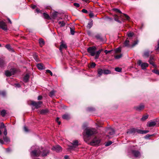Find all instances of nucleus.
Instances as JSON below:
<instances>
[{
  "mask_svg": "<svg viewBox=\"0 0 159 159\" xmlns=\"http://www.w3.org/2000/svg\"><path fill=\"white\" fill-rule=\"evenodd\" d=\"M31 149L32 150L30 152V155L32 157H38L40 155L44 157L47 156L49 152V150L42 147L39 148L37 146H32Z\"/></svg>",
  "mask_w": 159,
  "mask_h": 159,
  "instance_id": "obj_1",
  "label": "nucleus"
},
{
  "mask_svg": "<svg viewBox=\"0 0 159 159\" xmlns=\"http://www.w3.org/2000/svg\"><path fill=\"white\" fill-rule=\"evenodd\" d=\"M87 52L92 56L95 55V59H98L100 54L102 51V49H101L96 51V48L95 46L89 47L87 49Z\"/></svg>",
  "mask_w": 159,
  "mask_h": 159,
  "instance_id": "obj_2",
  "label": "nucleus"
},
{
  "mask_svg": "<svg viewBox=\"0 0 159 159\" xmlns=\"http://www.w3.org/2000/svg\"><path fill=\"white\" fill-rule=\"evenodd\" d=\"M148 132V131H143L136 128H133L128 130L126 133L127 134H134L136 133L144 134L147 133Z\"/></svg>",
  "mask_w": 159,
  "mask_h": 159,
  "instance_id": "obj_3",
  "label": "nucleus"
},
{
  "mask_svg": "<svg viewBox=\"0 0 159 159\" xmlns=\"http://www.w3.org/2000/svg\"><path fill=\"white\" fill-rule=\"evenodd\" d=\"M86 135L89 137L97 133V130L94 128H87L85 129Z\"/></svg>",
  "mask_w": 159,
  "mask_h": 159,
  "instance_id": "obj_4",
  "label": "nucleus"
},
{
  "mask_svg": "<svg viewBox=\"0 0 159 159\" xmlns=\"http://www.w3.org/2000/svg\"><path fill=\"white\" fill-rule=\"evenodd\" d=\"M120 18L121 19H124L127 20H128L129 18V17L127 15L125 14H123V15H121L120 17L118 16H116L114 17V19L116 21L118 22L119 23H121V21L119 20Z\"/></svg>",
  "mask_w": 159,
  "mask_h": 159,
  "instance_id": "obj_5",
  "label": "nucleus"
},
{
  "mask_svg": "<svg viewBox=\"0 0 159 159\" xmlns=\"http://www.w3.org/2000/svg\"><path fill=\"white\" fill-rule=\"evenodd\" d=\"M131 153L136 158H140L141 156L140 152L138 150H137L134 149L131 150Z\"/></svg>",
  "mask_w": 159,
  "mask_h": 159,
  "instance_id": "obj_6",
  "label": "nucleus"
},
{
  "mask_svg": "<svg viewBox=\"0 0 159 159\" xmlns=\"http://www.w3.org/2000/svg\"><path fill=\"white\" fill-rule=\"evenodd\" d=\"M72 145L69 146V149L70 150H74L75 148L78 147L79 145V142L78 140H75L73 141L72 143Z\"/></svg>",
  "mask_w": 159,
  "mask_h": 159,
  "instance_id": "obj_7",
  "label": "nucleus"
},
{
  "mask_svg": "<svg viewBox=\"0 0 159 159\" xmlns=\"http://www.w3.org/2000/svg\"><path fill=\"white\" fill-rule=\"evenodd\" d=\"M101 140L98 138L95 137L94 138L90 143L92 145H95L98 144L100 142Z\"/></svg>",
  "mask_w": 159,
  "mask_h": 159,
  "instance_id": "obj_8",
  "label": "nucleus"
},
{
  "mask_svg": "<svg viewBox=\"0 0 159 159\" xmlns=\"http://www.w3.org/2000/svg\"><path fill=\"white\" fill-rule=\"evenodd\" d=\"M42 104V102L41 101L35 102L33 101H32L31 103V104L33 106L35 107V108L36 109H38L40 107Z\"/></svg>",
  "mask_w": 159,
  "mask_h": 159,
  "instance_id": "obj_9",
  "label": "nucleus"
},
{
  "mask_svg": "<svg viewBox=\"0 0 159 159\" xmlns=\"http://www.w3.org/2000/svg\"><path fill=\"white\" fill-rule=\"evenodd\" d=\"M15 72V70L14 69H11L10 70H6L5 72V74L7 76H10L13 75Z\"/></svg>",
  "mask_w": 159,
  "mask_h": 159,
  "instance_id": "obj_10",
  "label": "nucleus"
},
{
  "mask_svg": "<svg viewBox=\"0 0 159 159\" xmlns=\"http://www.w3.org/2000/svg\"><path fill=\"white\" fill-rule=\"evenodd\" d=\"M138 64L139 65L141 66L142 69H145L146 67H147L148 66V63H142V61L141 60H139L138 62Z\"/></svg>",
  "mask_w": 159,
  "mask_h": 159,
  "instance_id": "obj_11",
  "label": "nucleus"
},
{
  "mask_svg": "<svg viewBox=\"0 0 159 159\" xmlns=\"http://www.w3.org/2000/svg\"><path fill=\"white\" fill-rule=\"evenodd\" d=\"M0 28L4 30H7V26L6 24L3 21L0 22Z\"/></svg>",
  "mask_w": 159,
  "mask_h": 159,
  "instance_id": "obj_12",
  "label": "nucleus"
},
{
  "mask_svg": "<svg viewBox=\"0 0 159 159\" xmlns=\"http://www.w3.org/2000/svg\"><path fill=\"white\" fill-rule=\"evenodd\" d=\"M156 122L155 121H150L148 122L147 126L149 127H153L156 125Z\"/></svg>",
  "mask_w": 159,
  "mask_h": 159,
  "instance_id": "obj_13",
  "label": "nucleus"
},
{
  "mask_svg": "<svg viewBox=\"0 0 159 159\" xmlns=\"http://www.w3.org/2000/svg\"><path fill=\"white\" fill-rule=\"evenodd\" d=\"M52 149L56 151L57 152H59L61 151V148L59 145L53 147Z\"/></svg>",
  "mask_w": 159,
  "mask_h": 159,
  "instance_id": "obj_14",
  "label": "nucleus"
},
{
  "mask_svg": "<svg viewBox=\"0 0 159 159\" xmlns=\"http://www.w3.org/2000/svg\"><path fill=\"white\" fill-rule=\"evenodd\" d=\"M144 105L141 104L138 106H136L135 107V108L136 110L138 111H140L143 109L144 108Z\"/></svg>",
  "mask_w": 159,
  "mask_h": 159,
  "instance_id": "obj_15",
  "label": "nucleus"
},
{
  "mask_svg": "<svg viewBox=\"0 0 159 159\" xmlns=\"http://www.w3.org/2000/svg\"><path fill=\"white\" fill-rule=\"evenodd\" d=\"M154 60V57L152 56H151L150 57V59L149 60V62L150 64H151L153 66L156 67V65L154 64L153 62Z\"/></svg>",
  "mask_w": 159,
  "mask_h": 159,
  "instance_id": "obj_16",
  "label": "nucleus"
},
{
  "mask_svg": "<svg viewBox=\"0 0 159 159\" xmlns=\"http://www.w3.org/2000/svg\"><path fill=\"white\" fill-rule=\"evenodd\" d=\"M67 47L66 44H64L62 43H61L60 48L59 50L61 52H62V49L63 48H66Z\"/></svg>",
  "mask_w": 159,
  "mask_h": 159,
  "instance_id": "obj_17",
  "label": "nucleus"
},
{
  "mask_svg": "<svg viewBox=\"0 0 159 159\" xmlns=\"http://www.w3.org/2000/svg\"><path fill=\"white\" fill-rule=\"evenodd\" d=\"M5 64L6 63L4 60L3 59L0 58V67H4Z\"/></svg>",
  "mask_w": 159,
  "mask_h": 159,
  "instance_id": "obj_18",
  "label": "nucleus"
},
{
  "mask_svg": "<svg viewBox=\"0 0 159 159\" xmlns=\"http://www.w3.org/2000/svg\"><path fill=\"white\" fill-rule=\"evenodd\" d=\"M107 131L110 135H112L115 134V131L112 129H108Z\"/></svg>",
  "mask_w": 159,
  "mask_h": 159,
  "instance_id": "obj_19",
  "label": "nucleus"
},
{
  "mask_svg": "<svg viewBox=\"0 0 159 159\" xmlns=\"http://www.w3.org/2000/svg\"><path fill=\"white\" fill-rule=\"evenodd\" d=\"M124 46L125 47H129L130 44L129 43V39L127 38L126 40L125 41L124 43Z\"/></svg>",
  "mask_w": 159,
  "mask_h": 159,
  "instance_id": "obj_20",
  "label": "nucleus"
},
{
  "mask_svg": "<svg viewBox=\"0 0 159 159\" xmlns=\"http://www.w3.org/2000/svg\"><path fill=\"white\" fill-rule=\"evenodd\" d=\"M6 127L4 124L3 123H2L1 124L0 126V135H1L2 134V131L3 130V129L4 128V129Z\"/></svg>",
  "mask_w": 159,
  "mask_h": 159,
  "instance_id": "obj_21",
  "label": "nucleus"
},
{
  "mask_svg": "<svg viewBox=\"0 0 159 159\" xmlns=\"http://www.w3.org/2000/svg\"><path fill=\"white\" fill-rule=\"evenodd\" d=\"M37 67L38 69L39 70H42L44 69L43 65L41 63H39L37 65Z\"/></svg>",
  "mask_w": 159,
  "mask_h": 159,
  "instance_id": "obj_22",
  "label": "nucleus"
},
{
  "mask_svg": "<svg viewBox=\"0 0 159 159\" xmlns=\"http://www.w3.org/2000/svg\"><path fill=\"white\" fill-rule=\"evenodd\" d=\"M39 43L40 46L41 47H42L45 44V42L43 41V39H40L39 40Z\"/></svg>",
  "mask_w": 159,
  "mask_h": 159,
  "instance_id": "obj_23",
  "label": "nucleus"
},
{
  "mask_svg": "<svg viewBox=\"0 0 159 159\" xmlns=\"http://www.w3.org/2000/svg\"><path fill=\"white\" fill-rule=\"evenodd\" d=\"M63 119L66 120H68L70 118V116L68 114H65L62 116Z\"/></svg>",
  "mask_w": 159,
  "mask_h": 159,
  "instance_id": "obj_24",
  "label": "nucleus"
},
{
  "mask_svg": "<svg viewBox=\"0 0 159 159\" xmlns=\"http://www.w3.org/2000/svg\"><path fill=\"white\" fill-rule=\"evenodd\" d=\"M48 110L47 109H42L40 111V113L41 114H44L48 112Z\"/></svg>",
  "mask_w": 159,
  "mask_h": 159,
  "instance_id": "obj_25",
  "label": "nucleus"
},
{
  "mask_svg": "<svg viewBox=\"0 0 159 159\" xmlns=\"http://www.w3.org/2000/svg\"><path fill=\"white\" fill-rule=\"evenodd\" d=\"M95 37L98 40H100L101 41L102 40V38L100 34H96L95 36Z\"/></svg>",
  "mask_w": 159,
  "mask_h": 159,
  "instance_id": "obj_26",
  "label": "nucleus"
},
{
  "mask_svg": "<svg viewBox=\"0 0 159 159\" xmlns=\"http://www.w3.org/2000/svg\"><path fill=\"white\" fill-rule=\"evenodd\" d=\"M127 35L129 38V39H130L133 36L134 34L133 32H129L127 33Z\"/></svg>",
  "mask_w": 159,
  "mask_h": 159,
  "instance_id": "obj_27",
  "label": "nucleus"
},
{
  "mask_svg": "<svg viewBox=\"0 0 159 159\" xmlns=\"http://www.w3.org/2000/svg\"><path fill=\"white\" fill-rule=\"evenodd\" d=\"M29 76L28 75L26 74L24 77V81L25 82H27L29 80Z\"/></svg>",
  "mask_w": 159,
  "mask_h": 159,
  "instance_id": "obj_28",
  "label": "nucleus"
},
{
  "mask_svg": "<svg viewBox=\"0 0 159 159\" xmlns=\"http://www.w3.org/2000/svg\"><path fill=\"white\" fill-rule=\"evenodd\" d=\"M3 139L4 141L6 142H9L10 141V139L7 136L3 137Z\"/></svg>",
  "mask_w": 159,
  "mask_h": 159,
  "instance_id": "obj_29",
  "label": "nucleus"
},
{
  "mask_svg": "<svg viewBox=\"0 0 159 159\" xmlns=\"http://www.w3.org/2000/svg\"><path fill=\"white\" fill-rule=\"evenodd\" d=\"M43 16L44 17V18L45 19H48V20L50 19V17L48 14H47L45 13H43Z\"/></svg>",
  "mask_w": 159,
  "mask_h": 159,
  "instance_id": "obj_30",
  "label": "nucleus"
},
{
  "mask_svg": "<svg viewBox=\"0 0 159 159\" xmlns=\"http://www.w3.org/2000/svg\"><path fill=\"white\" fill-rule=\"evenodd\" d=\"M103 73H104L103 70L102 69H99L98 70V74L99 76L102 75Z\"/></svg>",
  "mask_w": 159,
  "mask_h": 159,
  "instance_id": "obj_31",
  "label": "nucleus"
},
{
  "mask_svg": "<svg viewBox=\"0 0 159 159\" xmlns=\"http://www.w3.org/2000/svg\"><path fill=\"white\" fill-rule=\"evenodd\" d=\"M55 92H56L54 90H52L50 92V93L49 94V96L50 97H52L53 96H54V95Z\"/></svg>",
  "mask_w": 159,
  "mask_h": 159,
  "instance_id": "obj_32",
  "label": "nucleus"
},
{
  "mask_svg": "<svg viewBox=\"0 0 159 159\" xmlns=\"http://www.w3.org/2000/svg\"><path fill=\"white\" fill-rule=\"evenodd\" d=\"M6 113V111L5 110H2L1 112V115L4 117L5 116Z\"/></svg>",
  "mask_w": 159,
  "mask_h": 159,
  "instance_id": "obj_33",
  "label": "nucleus"
},
{
  "mask_svg": "<svg viewBox=\"0 0 159 159\" xmlns=\"http://www.w3.org/2000/svg\"><path fill=\"white\" fill-rule=\"evenodd\" d=\"M148 115H146L143 116L141 119V120L142 121H144L148 118Z\"/></svg>",
  "mask_w": 159,
  "mask_h": 159,
  "instance_id": "obj_34",
  "label": "nucleus"
},
{
  "mask_svg": "<svg viewBox=\"0 0 159 159\" xmlns=\"http://www.w3.org/2000/svg\"><path fill=\"white\" fill-rule=\"evenodd\" d=\"M58 24L60 25L61 27H63L65 25V23L64 21H59L58 22Z\"/></svg>",
  "mask_w": 159,
  "mask_h": 159,
  "instance_id": "obj_35",
  "label": "nucleus"
},
{
  "mask_svg": "<svg viewBox=\"0 0 159 159\" xmlns=\"http://www.w3.org/2000/svg\"><path fill=\"white\" fill-rule=\"evenodd\" d=\"M5 47L9 51H12L13 49L11 48V46L9 44H7L6 45Z\"/></svg>",
  "mask_w": 159,
  "mask_h": 159,
  "instance_id": "obj_36",
  "label": "nucleus"
},
{
  "mask_svg": "<svg viewBox=\"0 0 159 159\" xmlns=\"http://www.w3.org/2000/svg\"><path fill=\"white\" fill-rule=\"evenodd\" d=\"M93 25V20H91L90 21L88 24V26L89 27V28H91Z\"/></svg>",
  "mask_w": 159,
  "mask_h": 159,
  "instance_id": "obj_37",
  "label": "nucleus"
},
{
  "mask_svg": "<svg viewBox=\"0 0 159 159\" xmlns=\"http://www.w3.org/2000/svg\"><path fill=\"white\" fill-rule=\"evenodd\" d=\"M103 72L105 74H108L111 73V71L108 70H103Z\"/></svg>",
  "mask_w": 159,
  "mask_h": 159,
  "instance_id": "obj_38",
  "label": "nucleus"
},
{
  "mask_svg": "<svg viewBox=\"0 0 159 159\" xmlns=\"http://www.w3.org/2000/svg\"><path fill=\"white\" fill-rule=\"evenodd\" d=\"M34 58L37 62H39V60L38 58V56L37 55L34 54Z\"/></svg>",
  "mask_w": 159,
  "mask_h": 159,
  "instance_id": "obj_39",
  "label": "nucleus"
},
{
  "mask_svg": "<svg viewBox=\"0 0 159 159\" xmlns=\"http://www.w3.org/2000/svg\"><path fill=\"white\" fill-rule=\"evenodd\" d=\"M57 12H54L52 13V16L53 17V18H56L57 17Z\"/></svg>",
  "mask_w": 159,
  "mask_h": 159,
  "instance_id": "obj_40",
  "label": "nucleus"
},
{
  "mask_svg": "<svg viewBox=\"0 0 159 159\" xmlns=\"http://www.w3.org/2000/svg\"><path fill=\"white\" fill-rule=\"evenodd\" d=\"M112 143V142L111 141H109L106 143L105 145L106 146H108L111 145Z\"/></svg>",
  "mask_w": 159,
  "mask_h": 159,
  "instance_id": "obj_41",
  "label": "nucleus"
},
{
  "mask_svg": "<svg viewBox=\"0 0 159 159\" xmlns=\"http://www.w3.org/2000/svg\"><path fill=\"white\" fill-rule=\"evenodd\" d=\"M122 69L119 67H116L115 68V70L118 72H120L121 71Z\"/></svg>",
  "mask_w": 159,
  "mask_h": 159,
  "instance_id": "obj_42",
  "label": "nucleus"
},
{
  "mask_svg": "<svg viewBox=\"0 0 159 159\" xmlns=\"http://www.w3.org/2000/svg\"><path fill=\"white\" fill-rule=\"evenodd\" d=\"M70 33L72 35H74L75 34V31L73 28H70Z\"/></svg>",
  "mask_w": 159,
  "mask_h": 159,
  "instance_id": "obj_43",
  "label": "nucleus"
},
{
  "mask_svg": "<svg viewBox=\"0 0 159 159\" xmlns=\"http://www.w3.org/2000/svg\"><path fill=\"white\" fill-rule=\"evenodd\" d=\"M149 52L148 51L145 52L144 53V56L146 57H148L149 55Z\"/></svg>",
  "mask_w": 159,
  "mask_h": 159,
  "instance_id": "obj_44",
  "label": "nucleus"
},
{
  "mask_svg": "<svg viewBox=\"0 0 159 159\" xmlns=\"http://www.w3.org/2000/svg\"><path fill=\"white\" fill-rule=\"evenodd\" d=\"M121 51V48L120 47H119L117 48L115 50V52H120Z\"/></svg>",
  "mask_w": 159,
  "mask_h": 159,
  "instance_id": "obj_45",
  "label": "nucleus"
},
{
  "mask_svg": "<svg viewBox=\"0 0 159 159\" xmlns=\"http://www.w3.org/2000/svg\"><path fill=\"white\" fill-rule=\"evenodd\" d=\"M122 54H121L116 56L115 57V58L116 59H118L122 57Z\"/></svg>",
  "mask_w": 159,
  "mask_h": 159,
  "instance_id": "obj_46",
  "label": "nucleus"
},
{
  "mask_svg": "<svg viewBox=\"0 0 159 159\" xmlns=\"http://www.w3.org/2000/svg\"><path fill=\"white\" fill-rule=\"evenodd\" d=\"M152 71V72L157 74L159 75V71L157 70H153Z\"/></svg>",
  "mask_w": 159,
  "mask_h": 159,
  "instance_id": "obj_47",
  "label": "nucleus"
},
{
  "mask_svg": "<svg viewBox=\"0 0 159 159\" xmlns=\"http://www.w3.org/2000/svg\"><path fill=\"white\" fill-rule=\"evenodd\" d=\"M139 41L138 40H136L135 41L134 43L132 45V47H133L136 45L138 43Z\"/></svg>",
  "mask_w": 159,
  "mask_h": 159,
  "instance_id": "obj_48",
  "label": "nucleus"
},
{
  "mask_svg": "<svg viewBox=\"0 0 159 159\" xmlns=\"http://www.w3.org/2000/svg\"><path fill=\"white\" fill-rule=\"evenodd\" d=\"M114 10L116 12H119L120 13H121V12L119 10L115 8L114 9Z\"/></svg>",
  "mask_w": 159,
  "mask_h": 159,
  "instance_id": "obj_49",
  "label": "nucleus"
},
{
  "mask_svg": "<svg viewBox=\"0 0 159 159\" xmlns=\"http://www.w3.org/2000/svg\"><path fill=\"white\" fill-rule=\"evenodd\" d=\"M3 134L5 136H6L7 135V130L6 128H5L4 129Z\"/></svg>",
  "mask_w": 159,
  "mask_h": 159,
  "instance_id": "obj_50",
  "label": "nucleus"
},
{
  "mask_svg": "<svg viewBox=\"0 0 159 159\" xmlns=\"http://www.w3.org/2000/svg\"><path fill=\"white\" fill-rule=\"evenodd\" d=\"M46 72L49 73L51 76L52 75V72L49 70H46Z\"/></svg>",
  "mask_w": 159,
  "mask_h": 159,
  "instance_id": "obj_51",
  "label": "nucleus"
},
{
  "mask_svg": "<svg viewBox=\"0 0 159 159\" xmlns=\"http://www.w3.org/2000/svg\"><path fill=\"white\" fill-rule=\"evenodd\" d=\"M74 5L77 7H80V5L79 3H74Z\"/></svg>",
  "mask_w": 159,
  "mask_h": 159,
  "instance_id": "obj_52",
  "label": "nucleus"
},
{
  "mask_svg": "<svg viewBox=\"0 0 159 159\" xmlns=\"http://www.w3.org/2000/svg\"><path fill=\"white\" fill-rule=\"evenodd\" d=\"M0 94H1L3 96H4L6 95V93L5 92L2 91L0 93Z\"/></svg>",
  "mask_w": 159,
  "mask_h": 159,
  "instance_id": "obj_53",
  "label": "nucleus"
},
{
  "mask_svg": "<svg viewBox=\"0 0 159 159\" xmlns=\"http://www.w3.org/2000/svg\"><path fill=\"white\" fill-rule=\"evenodd\" d=\"M88 110L89 111H93L95 110V109L93 108H88Z\"/></svg>",
  "mask_w": 159,
  "mask_h": 159,
  "instance_id": "obj_54",
  "label": "nucleus"
},
{
  "mask_svg": "<svg viewBox=\"0 0 159 159\" xmlns=\"http://www.w3.org/2000/svg\"><path fill=\"white\" fill-rule=\"evenodd\" d=\"M96 65V64L95 63H92L91 65V67L92 68L94 67Z\"/></svg>",
  "mask_w": 159,
  "mask_h": 159,
  "instance_id": "obj_55",
  "label": "nucleus"
},
{
  "mask_svg": "<svg viewBox=\"0 0 159 159\" xmlns=\"http://www.w3.org/2000/svg\"><path fill=\"white\" fill-rule=\"evenodd\" d=\"M111 50H105L104 51V52L106 54H107L109 53H110L111 52Z\"/></svg>",
  "mask_w": 159,
  "mask_h": 159,
  "instance_id": "obj_56",
  "label": "nucleus"
},
{
  "mask_svg": "<svg viewBox=\"0 0 159 159\" xmlns=\"http://www.w3.org/2000/svg\"><path fill=\"white\" fill-rule=\"evenodd\" d=\"M4 141L2 139H0V143L2 144H4Z\"/></svg>",
  "mask_w": 159,
  "mask_h": 159,
  "instance_id": "obj_57",
  "label": "nucleus"
},
{
  "mask_svg": "<svg viewBox=\"0 0 159 159\" xmlns=\"http://www.w3.org/2000/svg\"><path fill=\"white\" fill-rule=\"evenodd\" d=\"M42 98V97L41 96H39L38 97V100H41Z\"/></svg>",
  "mask_w": 159,
  "mask_h": 159,
  "instance_id": "obj_58",
  "label": "nucleus"
},
{
  "mask_svg": "<svg viewBox=\"0 0 159 159\" xmlns=\"http://www.w3.org/2000/svg\"><path fill=\"white\" fill-rule=\"evenodd\" d=\"M82 12L84 13H87L88 12L85 9H82Z\"/></svg>",
  "mask_w": 159,
  "mask_h": 159,
  "instance_id": "obj_59",
  "label": "nucleus"
},
{
  "mask_svg": "<svg viewBox=\"0 0 159 159\" xmlns=\"http://www.w3.org/2000/svg\"><path fill=\"white\" fill-rule=\"evenodd\" d=\"M24 130L25 131V132H28V130L27 128L25 126L24 127Z\"/></svg>",
  "mask_w": 159,
  "mask_h": 159,
  "instance_id": "obj_60",
  "label": "nucleus"
},
{
  "mask_svg": "<svg viewBox=\"0 0 159 159\" xmlns=\"http://www.w3.org/2000/svg\"><path fill=\"white\" fill-rule=\"evenodd\" d=\"M89 16L90 17H92L93 16L94 14L92 12H90L89 14Z\"/></svg>",
  "mask_w": 159,
  "mask_h": 159,
  "instance_id": "obj_61",
  "label": "nucleus"
},
{
  "mask_svg": "<svg viewBox=\"0 0 159 159\" xmlns=\"http://www.w3.org/2000/svg\"><path fill=\"white\" fill-rule=\"evenodd\" d=\"M156 50L159 51V40L158 43V47L157 48Z\"/></svg>",
  "mask_w": 159,
  "mask_h": 159,
  "instance_id": "obj_62",
  "label": "nucleus"
},
{
  "mask_svg": "<svg viewBox=\"0 0 159 159\" xmlns=\"http://www.w3.org/2000/svg\"><path fill=\"white\" fill-rule=\"evenodd\" d=\"M84 2H86V3H89V0H82Z\"/></svg>",
  "mask_w": 159,
  "mask_h": 159,
  "instance_id": "obj_63",
  "label": "nucleus"
},
{
  "mask_svg": "<svg viewBox=\"0 0 159 159\" xmlns=\"http://www.w3.org/2000/svg\"><path fill=\"white\" fill-rule=\"evenodd\" d=\"M65 159H68L69 158V156L67 155H66L64 157Z\"/></svg>",
  "mask_w": 159,
  "mask_h": 159,
  "instance_id": "obj_64",
  "label": "nucleus"
}]
</instances>
